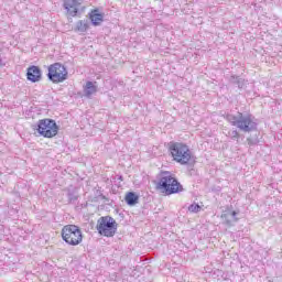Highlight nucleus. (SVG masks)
<instances>
[{"label": "nucleus", "instance_id": "12", "mask_svg": "<svg viewBox=\"0 0 282 282\" xmlns=\"http://www.w3.org/2000/svg\"><path fill=\"white\" fill-rule=\"evenodd\" d=\"M98 88L96 87V85H94L91 82L86 83V86L84 88V94L86 98H91V96H94V94H96Z\"/></svg>", "mask_w": 282, "mask_h": 282}, {"label": "nucleus", "instance_id": "20", "mask_svg": "<svg viewBox=\"0 0 282 282\" xmlns=\"http://www.w3.org/2000/svg\"><path fill=\"white\" fill-rule=\"evenodd\" d=\"M100 197H101V199H106V200L108 199L107 196H105L102 194L100 195Z\"/></svg>", "mask_w": 282, "mask_h": 282}, {"label": "nucleus", "instance_id": "11", "mask_svg": "<svg viewBox=\"0 0 282 282\" xmlns=\"http://www.w3.org/2000/svg\"><path fill=\"white\" fill-rule=\"evenodd\" d=\"M221 219L227 226H232V224H237L238 221L237 212H226L221 215Z\"/></svg>", "mask_w": 282, "mask_h": 282}, {"label": "nucleus", "instance_id": "2", "mask_svg": "<svg viewBox=\"0 0 282 282\" xmlns=\"http://www.w3.org/2000/svg\"><path fill=\"white\" fill-rule=\"evenodd\" d=\"M156 191H161L165 195H175L182 193L184 187L175 178V175L169 171H161L158 175Z\"/></svg>", "mask_w": 282, "mask_h": 282}, {"label": "nucleus", "instance_id": "3", "mask_svg": "<svg viewBox=\"0 0 282 282\" xmlns=\"http://www.w3.org/2000/svg\"><path fill=\"white\" fill-rule=\"evenodd\" d=\"M169 151L175 162L178 164H195L196 158L193 155V152L186 145V143L182 142H171L169 147Z\"/></svg>", "mask_w": 282, "mask_h": 282}, {"label": "nucleus", "instance_id": "19", "mask_svg": "<svg viewBox=\"0 0 282 282\" xmlns=\"http://www.w3.org/2000/svg\"><path fill=\"white\" fill-rule=\"evenodd\" d=\"M68 202L74 203L78 200V196L76 194H74V192H68Z\"/></svg>", "mask_w": 282, "mask_h": 282}, {"label": "nucleus", "instance_id": "15", "mask_svg": "<svg viewBox=\"0 0 282 282\" xmlns=\"http://www.w3.org/2000/svg\"><path fill=\"white\" fill-rule=\"evenodd\" d=\"M140 196H138V194H135L134 192H129L126 195V203L128 204V206H135V204H138Z\"/></svg>", "mask_w": 282, "mask_h": 282}, {"label": "nucleus", "instance_id": "9", "mask_svg": "<svg viewBox=\"0 0 282 282\" xmlns=\"http://www.w3.org/2000/svg\"><path fill=\"white\" fill-rule=\"evenodd\" d=\"M43 78V72L39 66H30L26 72V79L30 83H41Z\"/></svg>", "mask_w": 282, "mask_h": 282}, {"label": "nucleus", "instance_id": "1", "mask_svg": "<svg viewBox=\"0 0 282 282\" xmlns=\"http://www.w3.org/2000/svg\"><path fill=\"white\" fill-rule=\"evenodd\" d=\"M226 120L231 123V127H237L242 133L257 131V119L250 112H237L236 115L227 113Z\"/></svg>", "mask_w": 282, "mask_h": 282}, {"label": "nucleus", "instance_id": "18", "mask_svg": "<svg viewBox=\"0 0 282 282\" xmlns=\"http://www.w3.org/2000/svg\"><path fill=\"white\" fill-rule=\"evenodd\" d=\"M247 142L249 144V147H256V144H259V139L257 138H247Z\"/></svg>", "mask_w": 282, "mask_h": 282}, {"label": "nucleus", "instance_id": "13", "mask_svg": "<svg viewBox=\"0 0 282 282\" xmlns=\"http://www.w3.org/2000/svg\"><path fill=\"white\" fill-rule=\"evenodd\" d=\"M229 83L231 85H237L238 89H243V87H246V79L236 75H231L229 77Z\"/></svg>", "mask_w": 282, "mask_h": 282}, {"label": "nucleus", "instance_id": "16", "mask_svg": "<svg viewBox=\"0 0 282 282\" xmlns=\"http://www.w3.org/2000/svg\"><path fill=\"white\" fill-rule=\"evenodd\" d=\"M188 210L189 213H199V210H202V206H199V204H192L188 206Z\"/></svg>", "mask_w": 282, "mask_h": 282}, {"label": "nucleus", "instance_id": "4", "mask_svg": "<svg viewBox=\"0 0 282 282\" xmlns=\"http://www.w3.org/2000/svg\"><path fill=\"white\" fill-rule=\"evenodd\" d=\"M96 230L101 237H115L118 232V223L111 216H101L97 220Z\"/></svg>", "mask_w": 282, "mask_h": 282}, {"label": "nucleus", "instance_id": "10", "mask_svg": "<svg viewBox=\"0 0 282 282\" xmlns=\"http://www.w3.org/2000/svg\"><path fill=\"white\" fill-rule=\"evenodd\" d=\"M89 19L93 25L98 26L105 21V14L100 13L98 9H95L89 13Z\"/></svg>", "mask_w": 282, "mask_h": 282}, {"label": "nucleus", "instance_id": "7", "mask_svg": "<svg viewBox=\"0 0 282 282\" xmlns=\"http://www.w3.org/2000/svg\"><path fill=\"white\" fill-rule=\"evenodd\" d=\"M35 130L42 138H55V135H58V124L53 119H41Z\"/></svg>", "mask_w": 282, "mask_h": 282}, {"label": "nucleus", "instance_id": "8", "mask_svg": "<svg viewBox=\"0 0 282 282\" xmlns=\"http://www.w3.org/2000/svg\"><path fill=\"white\" fill-rule=\"evenodd\" d=\"M83 6V0H64L63 8L69 17H77Z\"/></svg>", "mask_w": 282, "mask_h": 282}, {"label": "nucleus", "instance_id": "17", "mask_svg": "<svg viewBox=\"0 0 282 282\" xmlns=\"http://www.w3.org/2000/svg\"><path fill=\"white\" fill-rule=\"evenodd\" d=\"M229 137L231 138V140H236L237 142H239V138H241V134H239V131L232 130L231 132H229Z\"/></svg>", "mask_w": 282, "mask_h": 282}, {"label": "nucleus", "instance_id": "5", "mask_svg": "<svg viewBox=\"0 0 282 282\" xmlns=\"http://www.w3.org/2000/svg\"><path fill=\"white\" fill-rule=\"evenodd\" d=\"M62 238L68 246H79L83 243V231L76 225H66L62 229Z\"/></svg>", "mask_w": 282, "mask_h": 282}, {"label": "nucleus", "instance_id": "14", "mask_svg": "<svg viewBox=\"0 0 282 282\" xmlns=\"http://www.w3.org/2000/svg\"><path fill=\"white\" fill-rule=\"evenodd\" d=\"M89 30V20H79L76 23L75 32L85 33Z\"/></svg>", "mask_w": 282, "mask_h": 282}, {"label": "nucleus", "instance_id": "21", "mask_svg": "<svg viewBox=\"0 0 282 282\" xmlns=\"http://www.w3.org/2000/svg\"><path fill=\"white\" fill-rule=\"evenodd\" d=\"M119 180L122 182V176H119Z\"/></svg>", "mask_w": 282, "mask_h": 282}, {"label": "nucleus", "instance_id": "6", "mask_svg": "<svg viewBox=\"0 0 282 282\" xmlns=\"http://www.w3.org/2000/svg\"><path fill=\"white\" fill-rule=\"evenodd\" d=\"M68 72L65 65L61 63H54L48 66L47 78L51 83L58 85V83H65L68 78Z\"/></svg>", "mask_w": 282, "mask_h": 282}]
</instances>
